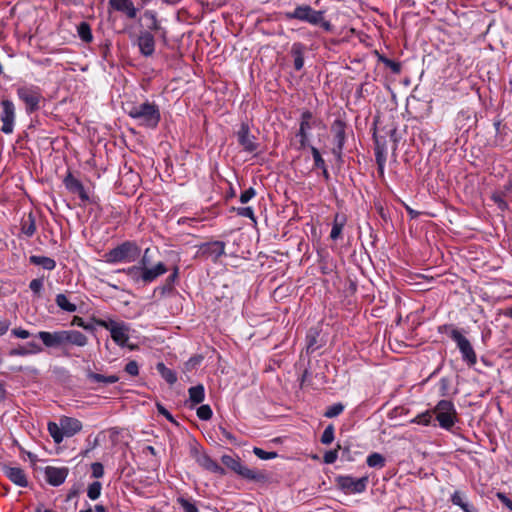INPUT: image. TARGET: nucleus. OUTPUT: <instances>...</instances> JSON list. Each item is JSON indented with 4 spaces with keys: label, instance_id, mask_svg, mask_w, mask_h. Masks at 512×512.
I'll return each mask as SVG.
<instances>
[{
    "label": "nucleus",
    "instance_id": "obj_44",
    "mask_svg": "<svg viewBox=\"0 0 512 512\" xmlns=\"http://www.w3.org/2000/svg\"><path fill=\"white\" fill-rule=\"evenodd\" d=\"M91 470H92V476L94 478H101L104 474V468H103V465L101 463H93L91 465Z\"/></svg>",
    "mask_w": 512,
    "mask_h": 512
},
{
    "label": "nucleus",
    "instance_id": "obj_37",
    "mask_svg": "<svg viewBox=\"0 0 512 512\" xmlns=\"http://www.w3.org/2000/svg\"><path fill=\"white\" fill-rule=\"evenodd\" d=\"M334 440V427L333 425H328L322 436H321V442L325 445L331 444Z\"/></svg>",
    "mask_w": 512,
    "mask_h": 512
},
{
    "label": "nucleus",
    "instance_id": "obj_6",
    "mask_svg": "<svg viewBox=\"0 0 512 512\" xmlns=\"http://www.w3.org/2000/svg\"><path fill=\"white\" fill-rule=\"evenodd\" d=\"M432 412L435 414L440 427L444 429L452 428L457 421V412L451 401H439Z\"/></svg>",
    "mask_w": 512,
    "mask_h": 512
},
{
    "label": "nucleus",
    "instance_id": "obj_43",
    "mask_svg": "<svg viewBox=\"0 0 512 512\" xmlns=\"http://www.w3.org/2000/svg\"><path fill=\"white\" fill-rule=\"evenodd\" d=\"M256 191L254 188L250 187L249 189L245 190L240 195V202L245 204L248 201H250L253 197H255Z\"/></svg>",
    "mask_w": 512,
    "mask_h": 512
},
{
    "label": "nucleus",
    "instance_id": "obj_23",
    "mask_svg": "<svg viewBox=\"0 0 512 512\" xmlns=\"http://www.w3.org/2000/svg\"><path fill=\"white\" fill-rule=\"evenodd\" d=\"M189 401L192 405H197L203 402L205 398V390L203 385L190 387L188 390Z\"/></svg>",
    "mask_w": 512,
    "mask_h": 512
},
{
    "label": "nucleus",
    "instance_id": "obj_50",
    "mask_svg": "<svg viewBox=\"0 0 512 512\" xmlns=\"http://www.w3.org/2000/svg\"><path fill=\"white\" fill-rule=\"evenodd\" d=\"M452 502L453 504L460 506L462 509H466V503L463 501V498L459 493L456 492L453 494Z\"/></svg>",
    "mask_w": 512,
    "mask_h": 512
},
{
    "label": "nucleus",
    "instance_id": "obj_52",
    "mask_svg": "<svg viewBox=\"0 0 512 512\" xmlns=\"http://www.w3.org/2000/svg\"><path fill=\"white\" fill-rule=\"evenodd\" d=\"M10 327L8 320H0V336L4 335Z\"/></svg>",
    "mask_w": 512,
    "mask_h": 512
},
{
    "label": "nucleus",
    "instance_id": "obj_2",
    "mask_svg": "<svg viewBox=\"0 0 512 512\" xmlns=\"http://www.w3.org/2000/svg\"><path fill=\"white\" fill-rule=\"evenodd\" d=\"M82 429L83 424L79 419L65 415L59 418V423L50 421L47 424V430L55 444H61L65 437H73Z\"/></svg>",
    "mask_w": 512,
    "mask_h": 512
},
{
    "label": "nucleus",
    "instance_id": "obj_33",
    "mask_svg": "<svg viewBox=\"0 0 512 512\" xmlns=\"http://www.w3.org/2000/svg\"><path fill=\"white\" fill-rule=\"evenodd\" d=\"M432 411H425L424 413L418 414L415 418L411 420L412 423L421 424L424 426H428L432 420Z\"/></svg>",
    "mask_w": 512,
    "mask_h": 512
},
{
    "label": "nucleus",
    "instance_id": "obj_28",
    "mask_svg": "<svg viewBox=\"0 0 512 512\" xmlns=\"http://www.w3.org/2000/svg\"><path fill=\"white\" fill-rule=\"evenodd\" d=\"M56 304L59 308L67 312H75L77 307L71 303L65 294H58L56 296Z\"/></svg>",
    "mask_w": 512,
    "mask_h": 512
},
{
    "label": "nucleus",
    "instance_id": "obj_24",
    "mask_svg": "<svg viewBox=\"0 0 512 512\" xmlns=\"http://www.w3.org/2000/svg\"><path fill=\"white\" fill-rule=\"evenodd\" d=\"M30 262L32 264L42 266L46 270H53L56 266V262L52 258L45 256L33 255L30 257Z\"/></svg>",
    "mask_w": 512,
    "mask_h": 512
},
{
    "label": "nucleus",
    "instance_id": "obj_62",
    "mask_svg": "<svg viewBox=\"0 0 512 512\" xmlns=\"http://www.w3.org/2000/svg\"><path fill=\"white\" fill-rule=\"evenodd\" d=\"M176 275H177V268L175 269L174 274H172V277H176Z\"/></svg>",
    "mask_w": 512,
    "mask_h": 512
},
{
    "label": "nucleus",
    "instance_id": "obj_45",
    "mask_svg": "<svg viewBox=\"0 0 512 512\" xmlns=\"http://www.w3.org/2000/svg\"><path fill=\"white\" fill-rule=\"evenodd\" d=\"M11 333L13 336H15L16 338H20V339H27L31 335L28 330L20 328V327L12 329Z\"/></svg>",
    "mask_w": 512,
    "mask_h": 512
},
{
    "label": "nucleus",
    "instance_id": "obj_48",
    "mask_svg": "<svg viewBox=\"0 0 512 512\" xmlns=\"http://www.w3.org/2000/svg\"><path fill=\"white\" fill-rule=\"evenodd\" d=\"M145 17H149L151 19V25L149 26L150 29L152 30H158L159 29V22L156 18V15L154 12L152 11H146L145 12Z\"/></svg>",
    "mask_w": 512,
    "mask_h": 512
},
{
    "label": "nucleus",
    "instance_id": "obj_31",
    "mask_svg": "<svg viewBox=\"0 0 512 512\" xmlns=\"http://www.w3.org/2000/svg\"><path fill=\"white\" fill-rule=\"evenodd\" d=\"M90 380L94 382H102L106 384H113L119 381V377L116 375L104 376L98 373L90 372L88 374Z\"/></svg>",
    "mask_w": 512,
    "mask_h": 512
},
{
    "label": "nucleus",
    "instance_id": "obj_22",
    "mask_svg": "<svg viewBox=\"0 0 512 512\" xmlns=\"http://www.w3.org/2000/svg\"><path fill=\"white\" fill-rule=\"evenodd\" d=\"M347 222V217L344 214L337 213L334 217L330 238L337 240L342 235V230Z\"/></svg>",
    "mask_w": 512,
    "mask_h": 512
},
{
    "label": "nucleus",
    "instance_id": "obj_61",
    "mask_svg": "<svg viewBox=\"0 0 512 512\" xmlns=\"http://www.w3.org/2000/svg\"><path fill=\"white\" fill-rule=\"evenodd\" d=\"M80 512H93L91 508L87 509V510H82Z\"/></svg>",
    "mask_w": 512,
    "mask_h": 512
},
{
    "label": "nucleus",
    "instance_id": "obj_57",
    "mask_svg": "<svg viewBox=\"0 0 512 512\" xmlns=\"http://www.w3.org/2000/svg\"><path fill=\"white\" fill-rule=\"evenodd\" d=\"M303 66V60L301 58L295 59V68L300 70Z\"/></svg>",
    "mask_w": 512,
    "mask_h": 512
},
{
    "label": "nucleus",
    "instance_id": "obj_36",
    "mask_svg": "<svg viewBox=\"0 0 512 512\" xmlns=\"http://www.w3.org/2000/svg\"><path fill=\"white\" fill-rule=\"evenodd\" d=\"M311 153L314 159V164L317 168L324 169V174H327V171L325 169V161L323 160L319 150L315 147H311Z\"/></svg>",
    "mask_w": 512,
    "mask_h": 512
},
{
    "label": "nucleus",
    "instance_id": "obj_29",
    "mask_svg": "<svg viewBox=\"0 0 512 512\" xmlns=\"http://www.w3.org/2000/svg\"><path fill=\"white\" fill-rule=\"evenodd\" d=\"M77 32L82 41L90 43L93 39L90 25L87 22H81L77 27Z\"/></svg>",
    "mask_w": 512,
    "mask_h": 512
},
{
    "label": "nucleus",
    "instance_id": "obj_55",
    "mask_svg": "<svg viewBox=\"0 0 512 512\" xmlns=\"http://www.w3.org/2000/svg\"><path fill=\"white\" fill-rule=\"evenodd\" d=\"M406 210H407L408 214L411 216V218H416L419 215V213L417 211L413 210L409 206H406Z\"/></svg>",
    "mask_w": 512,
    "mask_h": 512
},
{
    "label": "nucleus",
    "instance_id": "obj_49",
    "mask_svg": "<svg viewBox=\"0 0 512 512\" xmlns=\"http://www.w3.org/2000/svg\"><path fill=\"white\" fill-rule=\"evenodd\" d=\"M179 502L185 512H198L197 507L188 500L180 499Z\"/></svg>",
    "mask_w": 512,
    "mask_h": 512
},
{
    "label": "nucleus",
    "instance_id": "obj_60",
    "mask_svg": "<svg viewBox=\"0 0 512 512\" xmlns=\"http://www.w3.org/2000/svg\"><path fill=\"white\" fill-rule=\"evenodd\" d=\"M319 24L322 25L323 28H325L326 30H329L330 29V23L327 22V21H321Z\"/></svg>",
    "mask_w": 512,
    "mask_h": 512
},
{
    "label": "nucleus",
    "instance_id": "obj_19",
    "mask_svg": "<svg viewBox=\"0 0 512 512\" xmlns=\"http://www.w3.org/2000/svg\"><path fill=\"white\" fill-rule=\"evenodd\" d=\"M196 462L205 470L213 472L215 474L224 475L225 470L215 460H213L206 453H201L196 456Z\"/></svg>",
    "mask_w": 512,
    "mask_h": 512
},
{
    "label": "nucleus",
    "instance_id": "obj_41",
    "mask_svg": "<svg viewBox=\"0 0 512 512\" xmlns=\"http://www.w3.org/2000/svg\"><path fill=\"white\" fill-rule=\"evenodd\" d=\"M236 212L239 216L250 218L254 222L256 221L254 211L251 207L237 208Z\"/></svg>",
    "mask_w": 512,
    "mask_h": 512
},
{
    "label": "nucleus",
    "instance_id": "obj_46",
    "mask_svg": "<svg viewBox=\"0 0 512 512\" xmlns=\"http://www.w3.org/2000/svg\"><path fill=\"white\" fill-rule=\"evenodd\" d=\"M338 458V450H331V451H327L325 454H324V462L326 464H332L334 463Z\"/></svg>",
    "mask_w": 512,
    "mask_h": 512
},
{
    "label": "nucleus",
    "instance_id": "obj_3",
    "mask_svg": "<svg viewBox=\"0 0 512 512\" xmlns=\"http://www.w3.org/2000/svg\"><path fill=\"white\" fill-rule=\"evenodd\" d=\"M128 115L137 120L140 125L155 128L160 122V110L155 103L144 102L138 105H133L128 110Z\"/></svg>",
    "mask_w": 512,
    "mask_h": 512
},
{
    "label": "nucleus",
    "instance_id": "obj_4",
    "mask_svg": "<svg viewBox=\"0 0 512 512\" xmlns=\"http://www.w3.org/2000/svg\"><path fill=\"white\" fill-rule=\"evenodd\" d=\"M140 254V248L132 241H125L104 254L107 263H130L135 261Z\"/></svg>",
    "mask_w": 512,
    "mask_h": 512
},
{
    "label": "nucleus",
    "instance_id": "obj_59",
    "mask_svg": "<svg viewBox=\"0 0 512 512\" xmlns=\"http://www.w3.org/2000/svg\"><path fill=\"white\" fill-rule=\"evenodd\" d=\"M95 512H106V509L103 505H96Z\"/></svg>",
    "mask_w": 512,
    "mask_h": 512
},
{
    "label": "nucleus",
    "instance_id": "obj_8",
    "mask_svg": "<svg viewBox=\"0 0 512 512\" xmlns=\"http://www.w3.org/2000/svg\"><path fill=\"white\" fill-rule=\"evenodd\" d=\"M281 15L286 20L297 19L313 25L322 21V12L312 9L309 5L297 6L294 11L283 12Z\"/></svg>",
    "mask_w": 512,
    "mask_h": 512
},
{
    "label": "nucleus",
    "instance_id": "obj_56",
    "mask_svg": "<svg viewBox=\"0 0 512 512\" xmlns=\"http://www.w3.org/2000/svg\"><path fill=\"white\" fill-rule=\"evenodd\" d=\"M6 396V388L4 384H0V401H2Z\"/></svg>",
    "mask_w": 512,
    "mask_h": 512
},
{
    "label": "nucleus",
    "instance_id": "obj_25",
    "mask_svg": "<svg viewBox=\"0 0 512 512\" xmlns=\"http://www.w3.org/2000/svg\"><path fill=\"white\" fill-rule=\"evenodd\" d=\"M332 129H333V131L335 133V138L337 140L338 150L341 151L342 147H343V144H344V139H345L344 124L341 121H335L333 126H332Z\"/></svg>",
    "mask_w": 512,
    "mask_h": 512
},
{
    "label": "nucleus",
    "instance_id": "obj_58",
    "mask_svg": "<svg viewBox=\"0 0 512 512\" xmlns=\"http://www.w3.org/2000/svg\"><path fill=\"white\" fill-rule=\"evenodd\" d=\"M464 512H477L476 508L466 503V509H463Z\"/></svg>",
    "mask_w": 512,
    "mask_h": 512
},
{
    "label": "nucleus",
    "instance_id": "obj_21",
    "mask_svg": "<svg viewBox=\"0 0 512 512\" xmlns=\"http://www.w3.org/2000/svg\"><path fill=\"white\" fill-rule=\"evenodd\" d=\"M5 475L10 481L20 487H26L28 485L27 476L23 469L19 467H9L5 470Z\"/></svg>",
    "mask_w": 512,
    "mask_h": 512
},
{
    "label": "nucleus",
    "instance_id": "obj_9",
    "mask_svg": "<svg viewBox=\"0 0 512 512\" xmlns=\"http://www.w3.org/2000/svg\"><path fill=\"white\" fill-rule=\"evenodd\" d=\"M17 95L25 103L26 110L31 113L39 108L42 99L41 91L36 86H22L17 89Z\"/></svg>",
    "mask_w": 512,
    "mask_h": 512
},
{
    "label": "nucleus",
    "instance_id": "obj_14",
    "mask_svg": "<svg viewBox=\"0 0 512 512\" xmlns=\"http://www.w3.org/2000/svg\"><path fill=\"white\" fill-rule=\"evenodd\" d=\"M321 124V121L316 119L312 112L306 110L304 111L302 114H301V119H300V126H299V136H300V144L302 147L306 146L307 142H308V135H309V131L320 125Z\"/></svg>",
    "mask_w": 512,
    "mask_h": 512
},
{
    "label": "nucleus",
    "instance_id": "obj_26",
    "mask_svg": "<svg viewBox=\"0 0 512 512\" xmlns=\"http://www.w3.org/2000/svg\"><path fill=\"white\" fill-rule=\"evenodd\" d=\"M121 272L126 273L134 282H142V275L144 273L143 265L140 263L139 266H131L126 269H122Z\"/></svg>",
    "mask_w": 512,
    "mask_h": 512
},
{
    "label": "nucleus",
    "instance_id": "obj_7",
    "mask_svg": "<svg viewBox=\"0 0 512 512\" xmlns=\"http://www.w3.org/2000/svg\"><path fill=\"white\" fill-rule=\"evenodd\" d=\"M94 322L96 325L109 330L111 338L116 344L124 346L129 340V328L125 323L116 322L111 319H94Z\"/></svg>",
    "mask_w": 512,
    "mask_h": 512
},
{
    "label": "nucleus",
    "instance_id": "obj_42",
    "mask_svg": "<svg viewBox=\"0 0 512 512\" xmlns=\"http://www.w3.org/2000/svg\"><path fill=\"white\" fill-rule=\"evenodd\" d=\"M125 371L131 376H137L139 374L138 363L134 360L129 361L125 366Z\"/></svg>",
    "mask_w": 512,
    "mask_h": 512
},
{
    "label": "nucleus",
    "instance_id": "obj_47",
    "mask_svg": "<svg viewBox=\"0 0 512 512\" xmlns=\"http://www.w3.org/2000/svg\"><path fill=\"white\" fill-rule=\"evenodd\" d=\"M29 287L35 294H39L43 288V281L41 279H33Z\"/></svg>",
    "mask_w": 512,
    "mask_h": 512
},
{
    "label": "nucleus",
    "instance_id": "obj_13",
    "mask_svg": "<svg viewBox=\"0 0 512 512\" xmlns=\"http://www.w3.org/2000/svg\"><path fill=\"white\" fill-rule=\"evenodd\" d=\"M2 113H1V121L2 127L1 131L5 134H11L14 129V121H15V107L11 100L3 99L1 101Z\"/></svg>",
    "mask_w": 512,
    "mask_h": 512
},
{
    "label": "nucleus",
    "instance_id": "obj_35",
    "mask_svg": "<svg viewBox=\"0 0 512 512\" xmlns=\"http://www.w3.org/2000/svg\"><path fill=\"white\" fill-rule=\"evenodd\" d=\"M344 410V406L341 403H336L327 408L324 416L327 418H333L341 414Z\"/></svg>",
    "mask_w": 512,
    "mask_h": 512
},
{
    "label": "nucleus",
    "instance_id": "obj_51",
    "mask_svg": "<svg viewBox=\"0 0 512 512\" xmlns=\"http://www.w3.org/2000/svg\"><path fill=\"white\" fill-rule=\"evenodd\" d=\"M492 199L495 203L498 204L499 208L505 210L507 208V203L503 200L502 196L499 194H494Z\"/></svg>",
    "mask_w": 512,
    "mask_h": 512
},
{
    "label": "nucleus",
    "instance_id": "obj_17",
    "mask_svg": "<svg viewBox=\"0 0 512 512\" xmlns=\"http://www.w3.org/2000/svg\"><path fill=\"white\" fill-rule=\"evenodd\" d=\"M238 141L242 146L243 150L252 153L257 150L258 144L255 141V137L250 134V129L247 124H242L238 133Z\"/></svg>",
    "mask_w": 512,
    "mask_h": 512
},
{
    "label": "nucleus",
    "instance_id": "obj_16",
    "mask_svg": "<svg viewBox=\"0 0 512 512\" xmlns=\"http://www.w3.org/2000/svg\"><path fill=\"white\" fill-rule=\"evenodd\" d=\"M63 183L67 190H69L71 193L77 194L83 203L90 202V197L85 191L83 184L71 173H68L65 176Z\"/></svg>",
    "mask_w": 512,
    "mask_h": 512
},
{
    "label": "nucleus",
    "instance_id": "obj_12",
    "mask_svg": "<svg viewBox=\"0 0 512 512\" xmlns=\"http://www.w3.org/2000/svg\"><path fill=\"white\" fill-rule=\"evenodd\" d=\"M336 481L340 489L345 493L355 494L361 493L366 489L368 478L356 479L351 476H339Z\"/></svg>",
    "mask_w": 512,
    "mask_h": 512
},
{
    "label": "nucleus",
    "instance_id": "obj_40",
    "mask_svg": "<svg viewBox=\"0 0 512 512\" xmlns=\"http://www.w3.org/2000/svg\"><path fill=\"white\" fill-rule=\"evenodd\" d=\"M253 452L257 457H259L260 459H263V460L273 459L277 456L276 452H266L258 447H255L253 449Z\"/></svg>",
    "mask_w": 512,
    "mask_h": 512
},
{
    "label": "nucleus",
    "instance_id": "obj_34",
    "mask_svg": "<svg viewBox=\"0 0 512 512\" xmlns=\"http://www.w3.org/2000/svg\"><path fill=\"white\" fill-rule=\"evenodd\" d=\"M101 483L100 482H93L92 484H90L88 486V489H87V496L91 499V500H96L97 498H99L100 494H101Z\"/></svg>",
    "mask_w": 512,
    "mask_h": 512
},
{
    "label": "nucleus",
    "instance_id": "obj_54",
    "mask_svg": "<svg viewBox=\"0 0 512 512\" xmlns=\"http://www.w3.org/2000/svg\"><path fill=\"white\" fill-rule=\"evenodd\" d=\"M73 324L82 327L86 330L90 329L88 325H86L81 317L75 316L73 319Z\"/></svg>",
    "mask_w": 512,
    "mask_h": 512
},
{
    "label": "nucleus",
    "instance_id": "obj_53",
    "mask_svg": "<svg viewBox=\"0 0 512 512\" xmlns=\"http://www.w3.org/2000/svg\"><path fill=\"white\" fill-rule=\"evenodd\" d=\"M157 408L160 414L164 415L169 421L174 422L172 415L162 405L158 404Z\"/></svg>",
    "mask_w": 512,
    "mask_h": 512
},
{
    "label": "nucleus",
    "instance_id": "obj_10",
    "mask_svg": "<svg viewBox=\"0 0 512 512\" xmlns=\"http://www.w3.org/2000/svg\"><path fill=\"white\" fill-rule=\"evenodd\" d=\"M451 338L456 342L463 360L469 365H475L477 362V356L470 341L456 329L451 332Z\"/></svg>",
    "mask_w": 512,
    "mask_h": 512
},
{
    "label": "nucleus",
    "instance_id": "obj_1",
    "mask_svg": "<svg viewBox=\"0 0 512 512\" xmlns=\"http://www.w3.org/2000/svg\"><path fill=\"white\" fill-rule=\"evenodd\" d=\"M38 337L46 348L65 349L68 345L83 347L88 343L87 336L77 330L40 331Z\"/></svg>",
    "mask_w": 512,
    "mask_h": 512
},
{
    "label": "nucleus",
    "instance_id": "obj_32",
    "mask_svg": "<svg viewBox=\"0 0 512 512\" xmlns=\"http://www.w3.org/2000/svg\"><path fill=\"white\" fill-rule=\"evenodd\" d=\"M367 465L382 468L385 466V458L380 453H372L367 457Z\"/></svg>",
    "mask_w": 512,
    "mask_h": 512
},
{
    "label": "nucleus",
    "instance_id": "obj_5",
    "mask_svg": "<svg viewBox=\"0 0 512 512\" xmlns=\"http://www.w3.org/2000/svg\"><path fill=\"white\" fill-rule=\"evenodd\" d=\"M221 461L227 468L234 471L244 479L251 481H263L265 479V475L262 472L250 469L243 465L239 457L223 455L221 457Z\"/></svg>",
    "mask_w": 512,
    "mask_h": 512
},
{
    "label": "nucleus",
    "instance_id": "obj_30",
    "mask_svg": "<svg viewBox=\"0 0 512 512\" xmlns=\"http://www.w3.org/2000/svg\"><path fill=\"white\" fill-rule=\"evenodd\" d=\"M157 371L169 383L174 384L177 381L176 374L171 369L167 368L164 363L157 364Z\"/></svg>",
    "mask_w": 512,
    "mask_h": 512
},
{
    "label": "nucleus",
    "instance_id": "obj_20",
    "mask_svg": "<svg viewBox=\"0 0 512 512\" xmlns=\"http://www.w3.org/2000/svg\"><path fill=\"white\" fill-rule=\"evenodd\" d=\"M138 46L144 56H151L155 50L154 36L149 32H143L138 37Z\"/></svg>",
    "mask_w": 512,
    "mask_h": 512
},
{
    "label": "nucleus",
    "instance_id": "obj_39",
    "mask_svg": "<svg viewBox=\"0 0 512 512\" xmlns=\"http://www.w3.org/2000/svg\"><path fill=\"white\" fill-rule=\"evenodd\" d=\"M212 415H213V412L209 405H201L197 409V416L201 420H205V421L210 420Z\"/></svg>",
    "mask_w": 512,
    "mask_h": 512
},
{
    "label": "nucleus",
    "instance_id": "obj_18",
    "mask_svg": "<svg viewBox=\"0 0 512 512\" xmlns=\"http://www.w3.org/2000/svg\"><path fill=\"white\" fill-rule=\"evenodd\" d=\"M112 9L124 13L128 18L135 19L137 9L131 0H109Z\"/></svg>",
    "mask_w": 512,
    "mask_h": 512
},
{
    "label": "nucleus",
    "instance_id": "obj_11",
    "mask_svg": "<svg viewBox=\"0 0 512 512\" xmlns=\"http://www.w3.org/2000/svg\"><path fill=\"white\" fill-rule=\"evenodd\" d=\"M149 251H150V249L147 248L144 251V255L141 259V264L143 265V269H144V273L142 275L143 283H151L154 280H156L159 276L165 274L168 271L167 267L162 262H159L152 267L149 266V262L147 259V255H148Z\"/></svg>",
    "mask_w": 512,
    "mask_h": 512
},
{
    "label": "nucleus",
    "instance_id": "obj_38",
    "mask_svg": "<svg viewBox=\"0 0 512 512\" xmlns=\"http://www.w3.org/2000/svg\"><path fill=\"white\" fill-rule=\"evenodd\" d=\"M36 230V226L34 221L31 219V216L28 217L27 220H23L22 223V232L27 236H32Z\"/></svg>",
    "mask_w": 512,
    "mask_h": 512
},
{
    "label": "nucleus",
    "instance_id": "obj_15",
    "mask_svg": "<svg viewBox=\"0 0 512 512\" xmlns=\"http://www.w3.org/2000/svg\"><path fill=\"white\" fill-rule=\"evenodd\" d=\"M69 473L67 467L47 466L44 470L46 481L52 486H59L66 480Z\"/></svg>",
    "mask_w": 512,
    "mask_h": 512
},
{
    "label": "nucleus",
    "instance_id": "obj_27",
    "mask_svg": "<svg viewBox=\"0 0 512 512\" xmlns=\"http://www.w3.org/2000/svg\"><path fill=\"white\" fill-rule=\"evenodd\" d=\"M28 347L31 349H28L27 347H23V346L11 349L9 351V355L10 356H26L30 353L41 351V349L34 343H29Z\"/></svg>",
    "mask_w": 512,
    "mask_h": 512
}]
</instances>
